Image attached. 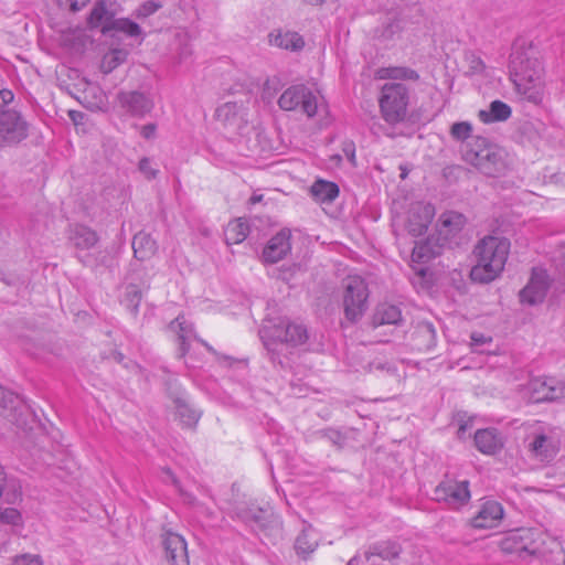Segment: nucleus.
I'll return each instance as SVG.
<instances>
[{"instance_id":"1","label":"nucleus","mask_w":565,"mask_h":565,"mask_svg":"<svg viewBox=\"0 0 565 565\" xmlns=\"http://www.w3.org/2000/svg\"><path fill=\"white\" fill-rule=\"evenodd\" d=\"M509 70L518 94L540 104L544 95V67L537 47L524 39L516 40L510 54Z\"/></svg>"},{"instance_id":"2","label":"nucleus","mask_w":565,"mask_h":565,"mask_svg":"<svg viewBox=\"0 0 565 565\" xmlns=\"http://www.w3.org/2000/svg\"><path fill=\"white\" fill-rule=\"evenodd\" d=\"M510 241L498 235H487L478 241L473 248L475 265L470 270V279L478 284H489L499 278L504 270Z\"/></svg>"},{"instance_id":"3","label":"nucleus","mask_w":565,"mask_h":565,"mask_svg":"<svg viewBox=\"0 0 565 565\" xmlns=\"http://www.w3.org/2000/svg\"><path fill=\"white\" fill-rule=\"evenodd\" d=\"M463 159L488 177H499L508 167L507 152L482 137H476L468 143Z\"/></svg>"},{"instance_id":"4","label":"nucleus","mask_w":565,"mask_h":565,"mask_svg":"<svg viewBox=\"0 0 565 565\" xmlns=\"http://www.w3.org/2000/svg\"><path fill=\"white\" fill-rule=\"evenodd\" d=\"M409 103V90L402 83H386L379 99L383 119L391 125L405 120Z\"/></svg>"},{"instance_id":"5","label":"nucleus","mask_w":565,"mask_h":565,"mask_svg":"<svg viewBox=\"0 0 565 565\" xmlns=\"http://www.w3.org/2000/svg\"><path fill=\"white\" fill-rule=\"evenodd\" d=\"M529 456L541 462L554 460L561 448V430L552 426H539L526 437Z\"/></svg>"},{"instance_id":"6","label":"nucleus","mask_w":565,"mask_h":565,"mask_svg":"<svg viewBox=\"0 0 565 565\" xmlns=\"http://www.w3.org/2000/svg\"><path fill=\"white\" fill-rule=\"evenodd\" d=\"M551 539L540 530L520 529L502 542V548L507 552L516 553L522 558L531 557L534 562Z\"/></svg>"},{"instance_id":"7","label":"nucleus","mask_w":565,"mask_h":565,"mask_svg":"<svg viewBox=\"0 0 565 565\" xmlns=\"http://www.w3.org/2000/svg\"><path fill=\"white\" fill-rule=\"evenodd\" d=\"M260 337L268 351L274 352L273 345L277 342L299 345L307 341V329L302 324L281 320L278 324L264 326Z\"/></svg>"},{"instance_id":"8","label":"nucleus","mask_w":565,"mask_h":565,"mask_svg":"<svg viewBox=\"0 0 565 565\" xmlns=\"http://www.w3.org/2000/svg\"><path fill=\"white\" fill-rule=\"evenodd\" d=\"M343 306L348 320L356 321L367 308L369 289L360 276H349L344 280Z\"/></svg>"},{"instance_id":"9","label":"nucleus","mask_w":565,"mask_h":565,"mask_svg":"<svg viewBox=\"0 0 565 565\" xmlns=\"http://www.w3.org/2000/svg\"><path fill=\"white\" fill-rule=\"evenodd\" d=\"M278 106L285 111L300 109L308 117H313L318 109V97L308 86L296 84L280 95Z\"/></svg>"},{"instance_id":"10","label":"nucleus","mask_w":565,"mask_h":565,"mask_svg":"<svg viewBox=\"0 0 565 565\" xmlns=\"http://www.w3.org/2000/svg\"><path fill=\"white\" fill-rule=\"evenodd\" d=\"M523 397L532 403L555 401L565 397V381L547 377L531 379L522 390Z\"/></svg>"},{"instance_id":"11","label":"nucleus","mask_w":565,"mask_h":565,"mask_svg":"<svg viewBox=\"0 0 565 565\" xmlns=\"http://www.w3.org/2000/svg\"><path fill=\"white\" fill-rule=\"evenodd\" d=\"M435 500L458 509L470 500L469 482L455 479L443 480L434 490Z\"/></svg>"},{"instance_id":"12","label":"nucleus","mask_w":565,"mask_h":565,"mask_svg":"<svg viewBox=\"0 0 565 565\" xmlns=\"http://www.w3.org/2000/svg\"><path fill=\"white\" fill-rule=\"evenodd\" d=\"M215 116L231 136L242 135L247 127V113L243 104L225 103L217 107Z\"/></svg>"},{"instance_id":"13","label":"nucleus","mask_w":565,"mask_h":565,"mask_svg":"<svg viewBox=\"0 0 565 565\" xmlns=\"http://www.w3.org/2000/svg\"><path fill=\"white\" fill-rule=\"evenodd\" d=\"M28 136V124L14 110L0 114V140L6 145H14Z\"/></svg>"},{"instance_id":"14","label":"nucleus","mask_w":565,"mask_h":565,"mask_svg":"<svg viewBox=\"0 0 565 565\" xmlns=\"http://www.w3.org/2000/svg\"><path fill=\"white\" fill-rule=\"evenodd\" d=\"M550 288V279L545 269L533 268L526 286L520 291L521 302L531 306L541 303Z\"/></svg>"},{"instance_id":"15","label":"nucleus","mask_w":565,"mask_h":565,"mask_svg":"<svg viewBox=\"0 0 565 565\" xmlns=\"http://www.w3.org/2000/svg\"><path fill=\"white\" fill-rule=\"evenodd\" d=\"M435 215V207L430 203H413L407 212L405 226L413 236L426 233Z\"/></svg>"},{"instance_id":"16","label":"nucleus","mask_w":565,"mask_h":565,"mask_svg":"<svg viewBox=\"0 0 565 565\" xmlns=\"http://www.w3.org/2000/svg\"><path fill=\"white\" fill-rule=\"evenodd\" d=\"M161 545L164 557L170 565H189V556L185 540L172 531H163Z\"/></svg>"},{"instance_id":"17","label":"nucleus","mask_w":565,"mask_h":565,"mask_svg":"<svg viewBox=\"0 0 565 565\" xmlns=\"http://www.w3.org/2000/svg\"><path fill=\"white\" fill-rule=\"evenodd\" d=\"M117 102L126 113L135 117L146 116L154 106L152 98L148 94L138 90L119 92L117 94Z\"/></svg>"},{"instance_id":"18","label":"nucleus","mask_w":565,"mask_h":565,"mask_svg":"<svg viewBox=\"0 0 565 565\" xmlns=\"http://www.w3.org/2000/svg\"><path fill=\"white\" fill-rule=\"evenodd\" d=\"M170 397L174 404V417L183 427L194 428L201 418V412L189 401L182 391L171 392Z\"/></svg>"},{"instance_id":"19","label":"nucleus","mask_w":565,"mask_h":565,"mask_svg":"<svg viewBox=\"0 0 565 565\" xmlns=\"http://www.w3.org/2000/svg\"><path fill=\"white\" fill-rule=\"evenodd\" d=\"M290 237L289 230H281L273 236L263 250L264 262L275 264L285 258L291 250Z\"/></svg>"},{"instance_id":"20","label":"nucleus","mask_w":565,"mask_h":565,"mask_svg":"<svg viewBox=\"0 0 565 565\" xmlns=\"http://www.w3.org/2000/svg\"><path fill=\"white\" fill-rule=\"evenodd\" d=\"M465 225L466 217L463 214L455 211H446L438 220L439 236L445 243H451V241L462 231Z\"/></svg>"},{"instance_id":"21","label":"nucleus","mask_w":565,"mask_h":565,"mask_svg":"<svg viewBox=\"0 0 565 565\" xmlns=\"http://www.w3.org/2000/svg\"><path fill=\"white\" fill-rule=\"evenodd\" d=\"M503 518V508L499 502H484L477 515L471 519V525L476 529H491L497 526Z\"/></svg>"},{"instance_id":"22","label":"nucleus","mask_w":565,"mask_h":565,"mask_svg":"<svg viewBox=\"0 0 565 565\" xmlns=\"http://www.w3.org/2000/svg\"><path fill=\"white\" fill-rule=\"evenodd\" d=\"M475 445L486 455H494L503 447V439L494 428L479 429L475 434Z\"/></svg>"},{"instance_id":"23","label":"nucleus","mask_w":565,"mask_h":565,"mask_svg":"<svg viewBox=\"0 0 565 565\" xmlns=\"http://www.w3.org/2000/svg\"><path fill=\"white\" fill-rule=\"evenodd\" d=\"M319 541V533L311 525H306L296 539L295 550L299 556L306 559L316 551Z\"/></svg>"},{"instance_id":"24","label":"nucleus","mask_w":565,"mask_h":565,"mask_svg":"<svg viewBox=\"0 0 565 565\" xmlns=\"http://www.w3.org/2000/svg\"><path fill=\"white\" fill-rule=\"evenodd\" d=\"M534 562H537L536 565H565V553L561 543L551 539Z\"/></svg>"},{"instance_id":"25","label":"nucleus","mask_w":565,"mask_h":565,"mask_svg":"<svg viewBox=\"0 0 565 565\" xmlns=\"http://www.w3.org/2000/svg\"><path fill=\"white\" fill-rule=\"evenodd\" d=\"M511 114L512 109L508 104L501 100H493L488 109L479 110L478 117L483 124H492L508 120Z\"/></svg>"},{"instance_id":"26","label":"nucleus","mask_w":565,"mask_h":565,"mask_svg":"<svg viewBox=\"0 0 565 565\" xmlns=\"http://www.w3.org/2000/svg\"><path fill=\"white\" fill-rule=\"evenodd\" d=\"M132 249L135 258L139 260L150 259L157 252V243L146 232L137 233L132 238Z\"/></svg>"},{"instance_id":"27","label":"nucleus","mask_w":565,"mask_h":565,"mask_svg":"<svg viewBox=\"0 0 565 565\" xmlns=\"http://www.w3.org/2000/svg\"><path fill=\"white\" fill-rule=\"evenodd\" d=\"M70 241L76 249L86 250L97 244L98 236L96 232L85 225H75L71 230Z\"/></svg>"},{"instance_id":"28","label":"nucleus","mask_w":565,"mask_h":565,"mask_svg":"<svg viewBox=\"0 0 565 565\" xmlns=\"http://www.w3.org/2000/svg\"><path fill=\"white\" fill-rule=\"evenodd\" d=\"M402 322V311L397 306L382 303L375 309L372 318V326L374 328L384 324H398Z\"/></svg>"},{"instance_id":"29","label":"nucleus","mask_w":565,"mask_h":565,"mask_svg":"<svg viewBox=\"0 0 565 565\" xmlns=\"http://www.w3.org/2000/svg\"><path fill=\"white\" fill-rule=\"evenodd\" d=\"M441 245L435 239L427 238L425 242L417 243L412 252V262L425 264L440 254Z\"/></svg>"},{"instance_id":"30","label":"nucleus","mask_w":565,"mask_h":565,"mask_svg":"<svg viewBox=\"0 0 565 565\" xmlns=\"http://www.w3.org/2000/svg\"><path fill=\"white\" fill-rule=\"evenodd\" d=\"M114 20V12L108 10L105 1H98L89 15L90 25L100 26L104 33L110 30Z\"/></svg>"},{"instance_id":"31","label":"nucleus","mask_w":565,"mask_h":565,"mask_svg":"<svg viewBox=\"0 0 565 565\" xmlns=\"http://www.w3.org/2000/svg\"><path fill=\"white\" fill-rule=\"evenodd\" d=\"M310 193L317 202L330 203L339 195V186L330 181L317 180L311 185Z\"/></svg>"},{"instance_id":"32","label":"nucleus","mask_w":565,"mask_h":565,"mask_svg":"<svg viewBox=\"0 0 565 565\" xmlns=\"http://www.w3.org/2000/svg\"><path fill=\"white\" fill-rule=\"evenodd\" d=\"M169 328L178 334L180 342L179 356L183 358L189 351L188 341L193 333V327L185 321L184 317H178L170 323Z\"/></svg>"},{"instance_id":"33","label":"nucleus","mask_w":565,"mask_h":565,"mask_svg":"<svg viewBox=\"0 0 565 565\" xmlns=\"http://www.w3.org/2000/svg\"><path fill=\"white\" fill-rule=\"evenodd\" d=\"M401 553V547L394 542H381L371 545L364 553L365 561H371L373 556H379L384 561L396 558Z\"/></svg>"},{"instance_id":"34","label":"nucleus","mask_w":565,"mask_h":565,"mask_svg":"<svg viewBox=\"0 0 565 565\" xmlns=\"http://www.w3.org/2000/svg\"><path fill=\"white\" fill-rule=\"evenodd\" d=\"M269 38L273 45L285 50L298 51L305 45L302 38L296 32L270 33Z\"/></svg>"},{"instance_id":"35","label":"nucleus","mask_w":565,"mask_h":565,"mask_svg":"<svg viewBox=\"0 0 565 565\" xmlns=\"http://www.w3.org/2000/svg\"><path fill=\"white\" fill-rule=\"evenodd\" d=\"M148 280H142L140 285L130 282L126 286L122 303L134 315L138 312L142 299V289L148 288Z\"/></svg>"},{"instance_id":"36","label":"nucleus","mask_w":565,"mask_h":565,"mask_svg":"<svg viewBox=\"0 0 565 565\" xmlns=\"http://www.w3.org/2000/svg\"><path fill=\"white\" fill-rule=\"evenodd\" d=\"M249 234V226L246 220L236 218L230 222L225 230V237L228 244L242 243Z\"/></svg>"},{"instance_id":"37","label":"nucleus","mask_w":565,"mask_h":565,"mask_svg":"<svg viewBox=\"0 0 565 565\" xmlns=\"http://www.w3.org/2000/svg\"><path fill=\"white\" fill-rule=\"evenodd\" d=\"M377 77L381 79H411L417 81L419 75L416 71L402 67V66H388L382 67L377 71Z\"/></svg>"},{"instance_id":"38","label":"nucleus","mask_w":565,"mask_h":565,"mask_svg":"<svg viewBox=\"0 0 565 565\" xmlns=\"http://www.w3.org/2000/svg\"><path fill=\"white\" fill-rule=\"evenodd\" d=\"M128 56V53L126 50L122 49H114L106 53L103 56L102 63H100V70L104 74H109L113 72L116 67L121 65Z\"/></svg>"},{"instance_id":"39","label":"nucleus","mask_w":565,"mask_h":565,"mask_svg":"<svg viewBox=\"0 0 565 565\" xmlns=\"http://www.w3.org/2000/svg\"><path fill=\"white\" fill-rule=\"evenodd\" d=\"M110 30L124 32L129 36H137L141 33L140 26L129 19L114 20Z\"/></svg>"},{"instance_id":"40","label":"nucleus","mask_w":565,"mask_h":565,"mask_svg":"<svg viewBox=\"0 0 565 565\" xmlns=\"http://www.w3.org/2000/svg\"><path fill=\"white\" fill-rule=\"evenodd\" d=\"M472 125L469 121H458L450 127V136L458 141H465L470 138Z\"/></svg>"},{"instance_id":"41","label":"nucleus","mask_w":565,"mask_h":565,"mask_svg":"<svg viewBox=\"0 0 565 565\" xmlns=\"http://www.w3.org/2000/svg\"><path fill=\"white\" fill-rule=\"evenodd\" d=\"M138 170L147 180H154L159 174V169L153 163L152 159L143 157L139 160Z\"/></svg>"},{"instance_id":"42","label":"nucleus","mask_w":565,"mask_h":565,"mask_svg":"<svg viewBox=\"0 0 565 565\" xmlns=\"http://www.w3.org/2000/svg\"><path fill=\"white\" fill-rule=\"evenodd\" d=\"M12 565H43V562L40 555L25 553L17 555Z\"/></svg>"},{"instance_id":"43","label":"nucleus","mask_w":565,"mask_h":565,"mask_svg":"<svg viewBox=\"0 0 565 565\" xmlns=\"http://www.w3.org/2000/svg\"><path fill=\"white\" fill-rule=\"evenodd\" d=\"M21 521L20 512L14 508L0 511V523L15 525Z\"/></svg>"},{"instance_id":"44","label":"nucleus","mask_w":565,"mask_h":565,"mask_svg":"<svg viewBox=\"0 0 565 565\" xmlns=\"http://www.w3.org/2000/svg\"><path fill=\"white\" fill-rule=\"evenodd\" d=\"M322 436L337 447H342L345 443V437L335 429H327L322 431Z\"/></svg>"},{"instance_id":"45","label":"nucleus","mask_w":565,"mask_h":565,"mask_svg":"<svg viewBox=\"0 0 565 565\" xmlns=\"http://www.w3.org/2000/svg\"><path fill=\"white\" fill-rule=\"evenodd\" d=\"M467 62L469 64V72L472 74H480L483 72L486 65L483 61L473 53L467 55Z\"/></svg>"},{"instance_id":"46","label":"nucleus","mask_w":565,"mask_h":565,"mask_svg":"<svg viewBox=\"0 0 565 565\" xmlns=\"http://www.w3.org/2000/svg\"><path fill=\"white\" fill-rule=\"evenodd\" d=\"M161 7L160 3L154 1H146L137 9L138 18H147L150 14L154 13Z\"/></svg>"},{"instance_id":"47","label":"nucleus","mask_w":565,"mask_h":565,"mask_svg":"<svg viewBox=\"0 0 565 565\" xmlns=\"http://www.w3.org/2000/svg\"><path fill=\"white\" fill-rule=\"evenodd\" d=\"M89 0H57L58 6L73 12L79 11Z\"/></svg>"},{"instance_id":"48","label":"nucleus","mask_w":565,"mask_h":565,"mask_svg":"<svg viewBox=\"0 0 565 565\" xmlns=\"http://www.w3.org/2000/svg\"><path fill=\"white\" fill-rule=\"evenodd\" d=\"M471 345L476 350L478 347L491 342V338L486 337L482 333L473 332L471 334Z\"/></svg>"},{"instance_id":"49","label":"nucleus","mask_w":565,"mask_h":565,"mask_svg":"<svg viewBox=\"0 0 565 565\" xmlns=\"http://www.w3.org/2000/svg\"><path fill=\"white\" fill-rule=\"evenodd\" d=\"M13 93L9 89L0 90V114L4 110V107L13 100Z\"/></svg>"},{"instance_id":"50","label":"nucleus","mask_w":565,"mask_h":565,"mask_svg":"<svg viewBox=\"0 0 565 565\" xmlns=\"http://www.w3.org/2000/svg\"><path fill=\"white\" fill-rule=\"evenodd\" d=\"M156 130H157V126L154 124H147L141 127L140 135L145 139H152L156 137Z\"/></svg>"},{"instance_id":"51","label":"nucleus","mask_w":565,"mask_h":565,"mask_svg":"<svg viewBox=\"0 0 565 565\" xmlns=\"http://www.w3.org/2000/svg\"><path fill=\"white\" fill-rule=\"evenodd\" d=\"M343 151H344L345 156L348 157V159L351 161V163L355 164V148H354V145L352 142L345 143L344 148H343Z\"/></svg>"},{"instance_id":"52","label":"nucleus","mask_w":565,"mask_h":565,"mask_svg":"<svg viewBox=\"0 0 565 565\" xmlns=\"http://www.w3.org/2000/svg\"><path fill=\"white\" fill-rule=\"evenodd\" d=\"M419 332H422L423 334L427 335L430 341H433L434 338H435V330H434L431 324H424L419 329Z\"/></svg>"},{"instance_id":"53","label":"nucleus","mask_w":565,"mask_h":565,"mask_svg":"<svg viewBox=\"0 0 565 565\" xmlns=\"http://www.w3.org/2000/svg\"><path fill=\"white\" fill-rule=\"evenodd\" d=\"M6 483H7V476H6V472L2 468V466H0V497L2 495V493L4 491Z\"/></svg>"},{"instance_id":"54","label":"nucleus","mask_w":565,"mask_h":565,"mask_svg":"<svg viewBox=\"0 0 565 565\" xmlns=\"http://www.w3.org/2000/svg\"><path fill=\"white\" fill-rule=\"evenodd\" d=\"M192 51L190 47L188 46H184L181 52H180V58L181 60H186L190 55H191Z\"/></svg>"},{"instance_id":"55","label":"nucleus","mask_w":565,"mask_h":565,"mask_svg":"<svg viewBox=\"0 0 565 565\" xmlns=\"http://www.w3.org/2000/svg\"><path fill=\"white\" fill-rule=\"evenodd\" d=\"M262 199H263V195L254 194L250 196L249 201L252 204H256V203L260 202Z\"/></svg>"},{"instance_id":"56","label":"nucleus","mask_w":565,"mask_h":565,"mask_svg":"<svg viewBox=\"0 0 565 565\" xmlns=\"http://www.w3.org/2000/svg\"><path fill=\"white\" fill-rule=\"evenodd\" d=\"M359 556L355 555L348 562L347 565H356L359 563Z\"/></svg>"},{"instance_id":"57","label":"nucleus","mask_w":565,"mask_h":565,"mask_svg":"<svg viewBox=\"0 0 565 565\" xmlns=\"http://www.w3.org/2000/svg\"><path fill=\"white\" fill-rule=\"evenodd\" d=\"M164 472H166L167 475H169V476L171 477V479H172V482H173L174 484H177V479L174 478V476H173L172 471H171L170 469H164Z\"/></svg>"},{"instance_id":"58","label":"nucleus","mask_w":565,"mask_h":565,"mask_svg":"<svg viewBox=\"0 0 565 565\" xmlns=\"http://www.w3.org/2000/svg\"><path fill=\"white\" fill-rule=\"evenodd\" d=\"M425 273H426V270H425L424 268H418V274H419V275L424 276V275H425Z\"/></svg>"},{"instance_id":"59","label":"nucleus","mask_w":565,"mask_h":565,"mask_svg":"<svg viewBox=\"0 0 565 565\" xmlns=\"http://www.w3.org/2000/svg\"><path fill=\"white\" fill-rule=\"evenodd\" d=\"M186 500H188L189 503H193V498L191 495H189V494H186Z\"/></svg>"},{"instance_id":"60","label":"nucleus","mask_w":565,"mask_h":565,"mask_svg":"<svg viewBox=\"0 0 565 565\" xmlns=\"http://www.w3.org/2000/svg\"><path fill=\"white\" fill-rule=\"evenodd\" d=\"M202 343L205 345V348H207L209 350H212V348L207 343H205L203 341H202Z\"/></svg>"}]
</instances>
